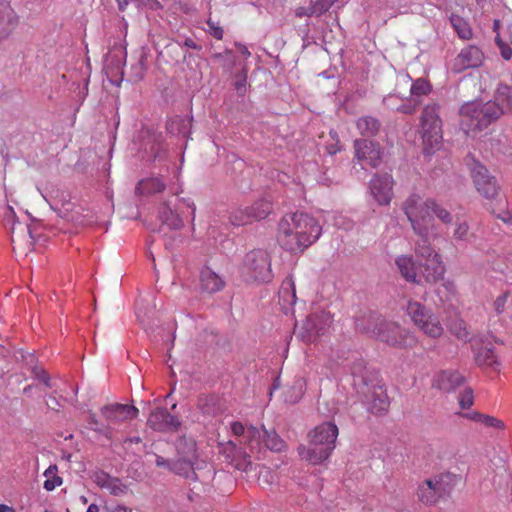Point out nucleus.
Segmentation results:
<instances>
[{
    "mask_svg": "<svg viewBox=\"0 0 512 512\" xmlns=\"http://www.w3.org/2000/svg\"><path fill=\"white\" fill-rule=\"evenodd\" d=\"M403 210L411 223L413 231L420 237L415 244L416 256L421 261L440 256L430 244V239L438 236L434 216L443 223H450L452 221L450 212L435 200L423 199L418 194H411L404 201Z\"/></svg>",
    "mask_w": 512,
    "mask_h": 512,
    "instance_id": "obj_1",
    "label": "nucleus"
},
{
    "mask_svg": "<svg viewBox=\"0 0 512 512\" xmlns=\"http://www.w3.org/2000/svg\"><path fill=\"white\" fill-rule=\"evenodd\" d=\"M322 233L319 222L306 213L285 215L279 222L277 241L287 251L298 253L315 243Z\"/></svg>",
    "mask_w": 512,
    "mask_h": 512,
    "instance_id": "obj_2",
    "label": "nucleus"
},
{
    "mask_svg": "<svg viewBox=\"0 0 512 512\" xmlns=\"http://www.w3.org/2000/svg\"><path fill=\"white\" fill-rule=\"evenodd\" d=\"M338 427L333 422H324L309 432L308 446L300 445V458L311 465H319L326 461L335 448Z\"/></svg>",
    "mask_w": 512,
    "mask_h": 512,
    "instance_id": "obj_3",
    "label": "nucleus"
},
{
    "mask_svg": "<svg viewBox=\"0 0 512 512\" xmlns=\"http://www.w3.org/2000/svg\"><path fill=\"white\" fill-rule=\"evenodd\" d=\"M501 116L502 109L496 102H468L460 109V128L467 136L475 137Z\"/></svg>",
    "mask_w": 512,
    "mask_h": 512,
    "instance_id": "obj_4",
    "label": "nucleus"
},
{
    "mask_svg": "<svg viewBox=\"0 0 512 512\" xmlns=\"http://www.w3.org/2000/svg\"><path fill=\"white\" fill-rule=\"evenodd\" d=\"M357 329L389 345H411L414 337L398 322H360Z\"/></svg>",
    "mask_w": 512,
    "mask_h": 512,
    "instance_id": "obj_5",
    "label": "nucleus"
},
{
    "mask_svg": "<svg viewBox=\"0 0 512 512\" xmlns=\"http://www.w3.org/2000/svg\"><path fill=\"white\" fill-rule=\"evenodd\" d=\"M436 104L424 107L421 116L423 151L432 155L442 146V121Z\"/></svg>",
    "mask_w": 512,
    "mask_h": 512,
    "instance_id": "obj_6",
    "label": "nucleus"
},
{
    "mask_svg": "<svg viewBox=\"0 0 512 512\" xmlns=\"http://www.w3.org/2000/svg\"><path fill=\"white\" fill-rule=\"evenodd\" d=\"M247 281L267 282L271 279V259L267 251L256 249L248 252L240 267Z\"/></svg>",
    "mask_w": 512,
    "mask_h": 512,
    "instance_id": "obj_7",
    "label": "nucleus"
},
{
    "mask_svg": "<svg viewBox=\"0 0 512 512\" xmlns=\"http://www.w3.org/2000/svg\"><path fill=\"white\" fill-rule=\"evenodd\" d=\"M470 174L477 192L484 198L496 202L500 197V186L496 178L480 162L473 160Z\"/></svg>",
    "mask_w": 512,
    "mask_h": 512,
    "instance_id": "obj_8",
    "label": "nucleus"
},
{
    "mask_svg": "<svg viewBox=\"0 0 512 512\" xmlns=\"http://www.w3.org/2000/svg\"><path fill=\"white\" fill-rule=\"evenodd\" d=\"M394 180L388 173L377 174L370 180L369 192L375 202L387 206L393 198Z\"/></svg>",
    "mask_w": 512,
    "mask_h": 512,
    "instance_id": "obj_9",
    "label": "nucleus"
},
{
    "mask_svg": "<svg viewBox=\"0 0 512 512\" xmlns=\"http://www.w3.org/2000/svg\"><path fill=\"white\" fill-rule=\"evenodd\" d=\"M483 60L484 54L481 49L475 45H469L454 58L452 70L460 73L467 69L478 68L482 65Z\"/></svg>",
    "mask_w": 512,
    "mask_h": 512,
    "instance_id": "obj_10",
    "label": "nucleus"
},
{
    "mask_svg": "<svg viewBox=\"0 0 512 512\" xmlns=\"http://www.w3.org/2000/svg\"><path fill=\"white\" fill-rule=\"evenodd\" d=\"M355 156L363 165L377 167L380 163L382 152L380 148L370 140H356L354 143Z\"/></svg>",
    "mask_w": 512,
    "mask_h": 512,
    "instance_id": "obj_11",
    "label": "nucleus"
},
{
    "mask_svg": "<svg viewBox=\"0 0 512 512\" xmlns=\"http://www.w3.org/2000/svg\"><path fill=\"white\" fill-rule=\"evenodd\" d=\"M50 208L57 212L62 218L72 219L71 212L74 209V203L67 191L55 189L46 196L43 195Z\"/></svg>",
    "mask_w": 512,
    "mask_h": 512,
    "instance_id": "obj_12",
    "label": "nucleus"
},
{
    "mask_svg": "<svg viewBox=\"0 0 512 512\" xmlns=\"http://www.w3.org/2000/svg\"><path fill=\"white\" fill-rule=\"evenodd\" d=\"M138 409L128 404H110L102 408V414L111 423L121 424L138 416Z\"/></svg>",
    "mask_w": 512,
    "mask_h": 512,
    "instance_id": "obj_13",
    "label": "nucleus"
},
{
    "mask_svg": "<svg viewBox=\"0 0 512 512\" xmlns=\"http://www.w3.org/2000/svg\"><path fill=\"white\" fill-rule=\"evenodd\" d=\"M147 425L156 431H169L176 430L180 426V422L166 409L157 408L150 413Z\"/></svg>",
    "mask_w": 512,
    "mask_h": 512,
    "instance_id": "obj_14",
    "label": "nucleus"
},
{
    "mask_svg": "<svg viewBox=\"0 0 512 512\" xmlns=\"http://www.w3.org/2000/svg\"><path fill=\"white\" fill-rule=\"evenodd\" d=\"M464 376L457 370L447 369L437 373L433 378V386L444 391L452 392L463 385Z\"/></svg>",
    "mask_w": 512,
    "mask_h": 512,
    "instance_id": "obj_15",
    "label": "nucleus"
},
{
    "mask_svg": "<svg viewBox=\"0 0 512 512\" xmlns=\"http://www.w3.org/2000/svg\"><path fill=\"white\" fill-rule=\"evenodd\" d=\"M231 430L236 436H243L244 444L248 447L251 453H254V451L260 449V429L253 426L246 428L242 423L234 422L231 425Z\"/></svg>",
    "mask_w": 512,
    "mask_h": 512,
    "instance_id": "obj_16",
    "label": "nucleus"
},
{
    "mask_svg": "<svg viewBox=\"0 0 512 512\" xmlns=\"http://www.w3.org/2000/svg\"><path fill=\"white\" fill-rule=\"evenodd\" d=\"M199 286L202 291L212 294L224 288L225 280L209 267H204L200 271Z\"/></svg>",
    "mask_w": 512,
    "mask_h": 512,
    "instance_id": "obj_17",
    "label": "nucleus"
},
{
    "mask_svg": "<svg viewBox=\"0 0 512 512\" xmlns=\"http://www.w3.org/2000/svg\"><path fill=\"white\" fill-rule=\"evenodd\" d=\"M18 17L7 3H0V40L6 39L17 27Z\"/></svg>",
    "mask_w": 512,
    "mask_h": 512,
    "instance_id": "obj_18",
    "label": "nucleus"
},
{
    "mask_svg": "<svg viewBox=\"0 0 512 512\" xmlns=\"http://www.w3.org/2000/svg\"><path fill=\"white\" fill-rule=\"evenodd\" d=\"M419 271L427 282L440 280L445 272L441 256L423 260V263L419 265Z\"/></svg>",
    "mask_w": 512,
    "mask_h": 512,
    "instance_id": "obj_19",
    "label": "nucleus"
},
{
    "mask_svg": "<svg viewBox=\"0 0 512 512\" xmlns=\"http://www.w3.org/2000/svg\"><path fill=\"white\" fill-rule=\"evenodd\" d=\"M326 322H295L294 335L304 342H313L320 336Z\"/></svg>",
    "mask_w": 512,
    "mask_h": 512,
    "instance_id": "obj_20",
    "label": "nucleus"
},
{
    "mask_svg": "<svg viewBox=\"0 0 512 512\" xmlns=\"http://www.w3.org/2000/svg\"><path fill=\"white\" fill-rule=\"evenodd\" d=\"M395 264L402 275L409 282H419V265L410 255H400L395 259Z\"/></svg>",
    "mask_w": 512,
    "mask_h": 512,
    "instance_id": "obj_21",
    "label": "nucleus"
},
{
    "mask_svg": "<svg viewBox=\"0 0 512 512\" xmlns=\"http://www.w3.org/2000/svg\"><path fill=\"white\" fill-rule=\"evenodd\" d=\"M474 358L477 365L489 367L494 370L499 369L501 362L494 347L487 344L474 352Z\"/></svg>",
    "mask_w": 512,
    "mask_h": 512,
    "instance_id": "obj_22",
    "label": "nucleus"
},
{
    "mask_svg": "<svg viewBox=\"0 0 512 512\" xmlns=\"http://www.w3.org/2000/svg\"><path fill=\"white\" fill-rule=\"evenodd\" d=\"M166 184L162 178L157 176L141 179L135 188L138 196H151L164 191Z\"/></svg>",
    "mask_w": 512,
    "mask_h": 512,
    "instance_id": "obj_23",
    "label": "nucleus"
},
{
    "mask_svg": "<svg viewBox=\"0 0 512 512\" xmlns=\"http://www.w3.org/2000/svg\"><path fill=\"white\" fill-rule=\"evenodd\" d=\"M159 218L163 225L174 231L180 230L184 225L179 214L171 210L167 204L161 206L159 210Z\"/></svg>",
    "mask_w": 512,
    "mask_h": 512,
    "instance_id": "obj_24",
    "label": "nucleus"
},
{
    "mask_svg": "<svg viewBox=\"0 0 512 512\" xmlns=\"http://www.w3.org/2000/svg\"><path fill=\"white\" fill-rule=\"evenodd\" d=\"M94 481L99 487L107 489L111 494L118 495L123 492L121 482L105 472H96Z\"/></svg>",
    "mask_w": 512,
    "mask_h": 512,
    "instance_id": "obj_25",
    "label": "nucleus"
},
{
    "mask_svg": "<svg viewBox=\"0 0 512 512\" xmlns=\"http://www.w3.org/2000/svg\"><path fill=\"white\" fill-rule=\"evenodd\" d=\"M502 109V115L512 112V87L500 84L495 92L494 100Z\"/></svg>",
    "mask_w": 512,
    "mask_h": 512,
    "instance_id": "obj_26",
    "label": "nucleus"
},
{
    "mask_svg": "<svg viewBox=\"0 0 512 512\" xmlns=\"http://www.w3.org/2000/svg\"><path fill=\"white\" fill-rule=\"evenodd\" d=\"M490 212L498 219L508 225H512V208L509 207L505 198H499L495 203L490 204Z\"/></svg>",
    "mask_w": 512,
    "mask_h": 512,
    "instance_id": "obj_27",
    "label": "nucleus"
},
{
    "mask_svg": "<svg viewBox=\"0 0 512 512\" xmlns=\"http://www.w3.org/2000/svg\"><path fill=\"white\" fill-rule=\"evenodd\" d=\"M280 297L284 301L287 300L288 302V308L287 311H285V315L288 317H296L293 309V306L296 303V289L294 281L291 277H288V279L284 282L280 292Z\"/></svg>",
    "mask_w": 512,
    "mask_h": 512,
    "instance_id": "obj_28",
    "label": "nucleus"
},
{
    "mask_svg": "<svg viewBox=\"0 0 512 512\" xmlns=\"http://www.w3.org/2000/svg\"><path fill=\"white\" fill-rule=\"evenodd\" d=\"M435 478V485H438V491L441 492L443 497L449 495L453 491L460 479L458 475L450 472L441 473L435 476Z\"/></svg>",
    "mask_w": 512,
    "mask_h": 512,
    "instance_id": "obj_29",
    "label": "nucleus"
},
{
    "mask_svg": "<svg viewBox=\"0 0 512 512\" xmlns=\"http://www.w3.org/2000/svg\"><path fill=\"white\" fill-rule=\"evenodd\" d=\"M306 388V383L303 378H297L293 384L287 387L283 393V399L286 403L295 404L303 396Z\"/></svg>",
    "mask_w": 512,
    "mask_h": 512,
    "instance_id": "obj_30",
    "label": "nucleus"
},
{
    "mask_svg": "<svg viewBox=\"0 0 512 512\" xmlns=\"http://www.w3.org/2000/svg\"><path fill=\"white\" fill-rule=\"evenodd\" d=\"M155 309L154 298L152 294L146 293L141 295L135 304V315L137 318L151 317Z\"/></svg>",
    "mask_w": 512,
    "mask_h": 512,
    "instance_id": "obj_31",
    "label": "nucleus"
},
{
    "mask_svg": "<svg viewBox=\"0 0 512 512\" xmlns=\"http://www.w3.org/2000/svg\"><path fill=\"white\" fill-rule=\"evenodd\" d=\"M262 442L269 450L274 452H280L285 448V442L275 431L261 430L260 444Z\"/></svg>",
    "mask_w": 512,
    "mask_h": 512,
    "instance_id": "obj_32",
    "label": "nucleus"
},
{
    "mask_svg": "<svg viewBox=\"0 0 512 512\" xmlns=\"http://www.w3.org/2000/svg\"><path fill=\"white\" fill-rule=\"evenodd\" d=\"M450 22L453 29L461 39L469 40L472 38V29L464 18L460 17L459 15L452 14L450 17Z\"/></svg>",
    "mask_w": 512,
    "mask_h": 512,
    "instance_id": "obj_33",
    "label": "nucleus"
},
{
    "mask_svg": "<svg viewBox=\"0 0 512 512\" xmlns=\"http://www.w3.org/2000/svg\"><path fill=\"white\" fill-rule=\"evenodd\" d=\"M171 470L174 471L176 474H179L187 479H197V475L195 473L191 460L179 459L172 463Z\"/></svg>",
    "mask_w": 512,
    "mask_h": 512,
    "instance_id": "obj_34",
    "label": "nucleus"
},
{
    "mask_svg": "<svg viewBox=\"0 0 512 512\" xmlns=\"http://www.w3.org/2000/svg\"><path fill=\"white\" fill-rule=\"evenodd\" d=\"M357 129L363 135H373L378 131L379 123L378 121L370 116H364L357 120L356 122Z\"/></svg>",
    "mask_w": 512,
    "mask_h": 512,
    "instance_id": "obj_35",
    "label": "nucleus"
},
{
    "mask_svg": "<svg viewBox=\"0 0 512 512\" xmlns=\"http://www.w3.org/2000/svg\"><path fill=\"white\" fill-rule=\"evenodd\" d=\"M229 219L234 226H243L253 222V218L248 207L234 210Z\"/></svg>",
    "mask_w": 512,
    "mask_h": 512,
    "instance_id": "obj_36",
    "label": "nucleus"
},
{
    "mask_svg": "<svg viewBox=\"0 0 512 512\" xmlns=\"http://www.w3.org/2000/svg\"><path fill=\"white\" fill-rule=\"evenodd\" d=\"M248 208L253 221H256L265 218L270 213L271 204L266 200H258Z\"/></svg>",
    "mask_w": 512,
    "mask_h": 512,
    "instance_id": "obj_37",
    "label": "nucleus"
},
{
    "mask_svg": "<svg viewBox=\"0 0 512 512\" xmlns=\"http://www.w3.org/2000/svg\"><path fill=\"white\" fill-rule=\"evenodd\" d=\"M419 500L425 504H434L438 501L434 492H432V482H422L417 490Z\"/></svg>",
    "mask_w": 512,
    "mask_h": 512,
    "instance_id": "obj_38",
    "label": "nucleus"
},
{
    "mask_svg": "<svg viewBox=\"0 0 512 512\" xmlns=\"http://www.w3.org/2000/svg\"><path fill=\"white\" fill-rule=\"evenodd\" d=\"M56 472V465H50L44 472V476L47 478L44 482V488L47 491H52L62 484V479L56 475Z\"/></svg>",
    "mask_w": 512,
    "mask_h": 512,
    "instance_id": "obj_39",
    "label": "nucleus"
},
{
    "mask_svg": "<svg viewBox=\"0 0 512 512\" xmlns=\"http://www.w3.org/2000/svg\"><path fill=\"white\" fill-rule=\"evenodd\" d=\"M418 329L431 338L440 337L443 334V327L440 322H415Z\"/></svg>",
    "mask_w": 512,
    "mask_h": 512,
    "instance_id": "obj_40",
    "label": "nucleus"
},
{
    "mask_svg": "<svg viewBox=\"0 0 512 512\" xmlns=\"http://www.w3.org/2000/svg\"><path fill=\"white\" fill-rule=\"evenodd\" d=\"M476 420L483 424L486 427L503 431L506 428L505 423L494 416L486 415V414H477Z\"/></svg>",
    "mask_w": 512,
    "mask_h": 512,
    "instance_id": "obj_41",
    "label": "nucleus"
},
{
    "mask_svg": "<svg viewBox=\"0 0 512 512\" xmlns=\"http://www.w3.org/2000/svg\"><path fill=\"white\" fill-rule=\"evenodd\" d=\"M450 332L459 340L462 341H470V332L468 331V327L466 322H451L449 326Z\"/></svg>",
    "mask_w": 512,
    "mask_h": 512,
    "instance_id": "obj_42",
    "label": "nucleus"
},
{
    "mask_svg": "<svg viewBox=\"0 0 512 512\" xmlns=\"http://www.w3.org/2000/svg\"><path fill=\"white\" fill-rule=\"evenodd\" d=\"M277 474L269 467L261 466L258 471V481L260 484L271 486L277 482Z\"/></svg>",
    "mask_w": 512,
    "mask_h": 512,
    "instance_id": "obj_43",
    "label": "nucleus"
},
{
    "mask_svg": "<svg viewBox=\"0 0 512 512\" xmlns=\"http://www.w3.org/2000/svg\"><path fill=\"white\" fill-rule=\"evenodd\" d=\"M396 98L397 97L395 95H389L388 97H386L384 99V103L386 104V106L388 108L396 109L405 114H411L415 111L417 103H414V104L409 103V104H403L401 106H395L393 102H394V100H396Z\"/></svg>",
    "mask_w": 512,
    "mask_h": 512,
    "instance_id": "obj_44",
    "label": "nucleus"
},
{
    "mask_svg": "<svg viewBox=\"0 0 512 512\" xmlns=\"http://www.w3.org/2000/svg\"><path fill=\"white\" fill-rule=\"evenodd\" d=\"M430 89V84L426 80L419 78L411 84L410 93L413 96H421L428 94Z\"/></svg>",
    "mask_w": 512,
    "mask_h": 512,
    "instance_id": "obj_45",
    "label": "nucleus"
},
{
    "mask_svg": "<svg viewBox=\"0 0 512 512\" xmlns=\"http://www.w3.org/2000/svg\"><path fill=\"white\" fill-rule=\"evenodd\" d=\"M251 456L247 451L239 452V461L235 464V467L238 470H241L245 473L251 472L255 467L251 462Z\"/></svg>",
    "mask_w": 512,
    "mask_h": 512,
    "instance_id": "obj_46",
    "label": "nucleus"
},
{
    "mask_svg": "<svg viewBox=\"0 0 512 512\" xmlns=\"http://www.w3.org/2000/svg\"><path fill=\"white\" fill-rule=\"evenodd\" d=\"M407 314L412 320H418L427 316V310L419 302H409L407 305Z\"/></svg>",
    "mask_w": 512,
    "mask_h": 512,
    "instance_id": "obj_47",
    "label": "nucleus"
},
{
    "mask_svg": "<svg viewBox=\"0 0 512 512\" xmlns=\"http://www.w3.org/2000/svg\"><path fill=\"white\" fill-rule=\"evenodd\" d=\"M469 236V226L466 222L456 223V227L453 232V237L458 241H466Z\"/></svg>",
    "mask_w": 512,
    "mask_h": 512,
    "instance_id": "obj_48",
    "label": "nucleus"
},
{
    "mask_svg": "<svg viewBox=\"0 0 512 512\" xmlns=\"http://www.w3.org/2000/svg\"><path fill=\"white\" fill-rule=\"evenodd\" d=\"M459 405L462 409H468L473 405L474 397L471 389L464 390L459 395Z\"/></svg>",
    "mask_w": 512,
    "mask_h": 512,
    "instance_id": "obj_49",
    "label": "nucleus"
},
{
    "mask_svg": "<svg viewBox=\"0 0 512 512\" xmlns=\"http://www.w3.org/2000/svg\"><path fill=\"white\" fill-rule=\"evenodd\" d=\"M207 28L206 31L213 36L217 40H221L223 38V29L219 25L218 22H214L211 19L207 21Z\"/></svg>",
    "mask_w": 512,
    "mask_h": 512,
    "instance_id": "obj_50",
    "label": "nucleus"
},
{
    "mask_svg": "<svg viewBox=\"0 0 512 512\" xmlns=\"http://www.w3.org/2000/svg\"><path fill=\"white\" fill-rule=\"evenodd\" d=\"M495 42L497 44V46L499 47L500 49V52H501V55L502 57L505 59V60H509L511 57H512V49L511 47L506 44L499 36V34L497 33L496 37H495Z\"/></svg>",
    "mask_w": 512,
    "mask_h": 512,
    "instance_id": "obj_51",
    "label": "nucleus"
},
{
    "mask_svg": "<svg viewBox=\"0 0 512 512\" xmlns=\"http://www.w3.org/2000/svg\"><path fill=\"white\" fill-rule=\"evenodd\" d=\"M332 5L325 0H319L311 7V15H321L325 11H327Z\"/></svg>",
    "mask_w": 512,
    "mask_h": 512,
    "instance_id": "obj_52",
    "label": "nucleus"
},
{
    "mask_svg": "<svg viewBox=\"0 0 512 512\" xmlns=\"http://www.w3.org/2000/svg\"><path fill=\"white\" fill-rule=\"evenodd\" d=\"M509 299V292H504L499 295L494 301V309L498 313H502L504 311L505 305Z\"/></svg>",
    "mask_w": 512,
    "mask_h": 512,
    "instance_id": "obj_53",
    "label": "nucleus"
},
{
    "mask_svg": "<svg viewBox=\"0 0 512 512\" xmlns=\"http://www.w3.org/2000/svg\"><path fill=\"white\" fill-rule=\"evenodd\" d=\"M34 373H35V377L38 380H40L46 387H48V388L52 387L50 377L46 371H44L42 369H35Z\"/></svg>",
    "mask_w": 512,
    "mask_h": 512,
    "instance_id": "obj_54",
    "label": "nucleus"
},
{
    "mask_svg": "<svg viewBox=\"0 0 512 512\" xmlns=\"http://www.w3.org/2000/svg\"><path fill=\"white\" fill-rule=\"evenodd\" d=\"M181 202L186 205L188 208L191 209V220L192 222L195 220V212H196V206L194 202H192L189 199H181Z\"/></svg>",
    "mask_w": 512,
    "mask_h": 512,
    "instance_id": "obj_55",
    "label": "nucleus"
},
{
    "mask_svg": "<svg viewBox=\"0 0 512 512\" xmlns=\"http://www.w3.org/2000/svg\"><path fill=\"white\" fill-rule=\"evenodd\" d=\"M156 465L158 467H166L171 470L172 463L161 456H156Z\"/></svg>",
    "mask_w": 512,
    "mask_h": 512,
    "instance_id": "obj_56",
    "label": "nucleus"
},
{
    "mask_svg": "<svg viewBox=\"0 0 512 512\" xmlns=\"http://www.w3.org/2000/svg\"><path fill=\"white\" fill-rule=\"evenodd\" d=\"M426 482H432V492H434V495L436 496V498L438 500L440 498H443L441 492L438 491V485H435V482H436V478L435 477L427 479Z\"/></svg>",
    "mask_w": 512,
    "mask_h": 512,
    "instance_id": "obj_57",
    "label": "nucleus"
},
{
    "mask_svg": "<svg viewBox=\"0 0 512 512\" xmlns=\"http://www.w3.org/2000/svg\"><path fill=\"white\" fill-rule=\"evenodd\" d=\"M237 48H238V51L244 56V57H249L250 56V51L248 50V48L243 45V44H237Z\"/></svg>",
    "mask_w": 512,
    "mask_h": 512,
    "instance_id": "obj_58",
    "label": "nucleus"
},
{
    "mask_svg": "<svg viewBox=\"0 0 512 512\" xmlns=\"http://www.w3.org/2000/svg\"><path fill=\"white\" fill-rule=\"evenodd\" d=\"M0 512H14V509L6 504H0Z\"/></svg>",
    "mask_w": 512,
    "mask_h": 512,
    "instance_id": "obj_59",
    "label": "nucleus"
},
{
    "mask_svg": "<svg viewBox=\"0 0 512 512\" xmlns=\"http://www.w3.org/2000/svg\"><path fill=\"white\" fill-rule=\"evenodd\" d=\"M86 512H99V507L96 504H90Z\"/></svg>",
    "mask_w": 512,
    "mask_h": 512,
    "instance_id": "obj_60",
    "label": "nucleus"
},
{
    "mask_svg": "<svg viewBox=\"0 0 512 512\" xmlns=\"http://www.w3.org/2000/svg\"><path fill=\"white\" fill-rule=\"evenodd\" d=\"M185 45L190 47V48H193V49H196L197 48V45L195 44V42L191 39H187L185 41Z\"/></svg>",
    "mask_w": 512,
    "mask_h": 512,
    "instance_id": "obj_61",
    "label": "nucleus"
},
{
    "mask_svg": "<svg viewBox=\"0 0 512 512\" xmlns=\"http://www.w3.org/2000/svg\"><path fill=\"white\" fill-rule=\"evenodd\" d=\"M109 80H110V82L112 84L119 85L120 82L122 81V78L120 77L119 79H115V80L114 79H109Z\"/></svg>",
    "mask_w": 512,
    "mask_h": 512,
    "instance_id": "obj_62",
    "label": "nucleus"
},
{
    "mask_svg": "<svg viewBox=\"0 0 512 512\" xmlns=\"http://www.w3.org/2000/svg\"><path fill=\"white\" fill-rule=\"evenodd\" d=\"M338 151V149L334 148V146H331L328 148L329 154H335Z\"/></svg>",
    "mask_w": 512,
    "mask_h": 512,
    "instance_id": "obj_63",
    "label": "nucleus"
},
{
    "mask_svg": "<svg viewBox=\"0 0 512 512\" xmlns=\"http://www.w3.org/2000/svg\"><path fill=\"white\" fill-rule=\"evenodd\" d=\"M380 404H381L380 409L385 410L387 407V402L385 400H380Z\"/></svg>",
    "mask_w": 512,
    "mask_h": 512,
    "instance_id": "obj_64",
    "label": "nucleus"
}]
</instances>
